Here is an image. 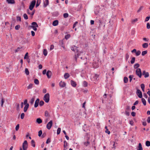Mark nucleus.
I'll return each mask as SVG.
<instances>
[{
	"instance_id": "1",
	"label": "nucleus",
	"mask_w": 150,
	"mask_h": 150,
	"mask_svg": "<svg viewBox=\"0 0 150 150\" xmlns=\"http://www.w3.org/2000/svg\"><path fill=\"white\" fill-rule=\"evenodd\" d=\"M71 50L75 52V59L76 61L77 59L80 56L81 54L82 53V52H79L76 47L75 46L71 47Z\"/></svg>"
},
{
	"instance_id": "2",
	"label": "nucleus",
	"mask_w": 150,
	"mask_h": 150,
	"mask_svg": "<svg viewBox=\"0 0 150 150\" xmlns=\"http://www.w3.org/2000/svg\"><path fill=\"white\" fill-rule=\"evenodd\" d=\"M43 100L46 103H48L50 100V95L49 93L45 94Z\"/></svg>"
},
{
	"instance_id": "3",
	"label": "nucleus",
	"mask_w": 150,
	"mask_h": 150,
	"mask_svg": "<svg viewBox=\"0 0 150 150\" xmlns=\"http://www.w3.org/2000/svg\"><path fill=\"white\" fill-rule=\"evenodd\" d=\"M31 24L32 25H31L30 27L33 28L34 31H36L37 30V27H38L37 23L36 22H34L32 23Z\"/></svg>"
},
{
	"instance_id": "4",
	"label": "nucleus",
	"mask_w": 150,
	"mask_h": 150,
	"mask_svg": "<svg viewBox=\"0 0 150 150\" xmlns=\"http://www.w3.org/2000/svg\"><path fill=\"white\" fill-rule=\"evenodd\" d=\"M136 74L138 76L139 78H141L142 76V73L141 69L140 68L137 69L136 71Z\"/></svg>"
},
{
	"instance_id": "5",
	"label": "nucleus",
	"mask_w": 150,
	"mask_h": 150,
	"mask_svg": "<svg viewBox=\"0 0 150 150\" xmlns=\"http://www.w3.org/2000/svg\"><path fill=\"white\" fill-rule=\"evenodd\" d=\"M22 148L23 150H27L28 148V143L26 140H25L23 143Z\"/></svg>"
},
{
	"instance_id": "6",
	"label": "nucleus",
	"mask_w": 150,
	"mask_h": 150,
	"mask_svg": "<svg viewBox=\"0 0 150 150\" xmlns=\"http://www.w3.org/2000/svg\"><path fill=\"white\" fill-rule=\"evenodd\" d=\"M136 94L139 98H142V93L140 90L137 89Z\"/></svg>"
},
{
	"instance_id": "7",
	"label": "nucleus",
	"mask_w": 150,
	"mask_h": 150,
	"mask_svg": "<svg viewBox=\"0 0 150 150\" xmlns=\"http://www.w3.org/2000/svg\"><path fill=\"white\" fill-rule=\"evenodd\" d=\"M52 125V121L50 120L47 124L46 127L48 129H50Z\"/></svg>"
},
{
	"instance_id": "8",
	"label": "nucleus",
	"mask_w": 150,
	"mask_h": 150,
	"mask_svg": "<svg viewBox=\"0 0 150 150\" xmlns=\"http://www.w3.org/2000/svg\"><path fill=\"white\" fill-rule=\"evenodd\" d=\"M142 74L144 76V77L145 78H146L149 76V73L148 72H146L145 71H143Z\"/></svg>"
},
{
	"instance_id": "9",
	"label": "nucleus",
	"mask_w": 150,
	"mask_h": 150,
	"mask_svg": "<svg viewBox=\"0 0 150 150\" xmlns=\"http://www.w3.org/2000/svg\"><path fill=\"white\" fill-rule=\"evenodd\" d=\"M89 139V137H87V141L83 142L84 145L85 146H88L90 144V142L88 141Z\"/></svg>"
},
{
	"instance_id": "10",
	"label": "nucleus",
	"mask_w": 150,
	"mask_h": 150,
	"mask_svg": "<svg viewBox=\"0 0 150 150\" xmlns=\"http://www.w3.org/2000/svg\"><path fill=\"white\" fill-rule=\"evenodd\" d=\"M46 75L48 79H50L51 78L52 75V72L50 70H48L46 73Z\"/></svg>"
},
{
	"instance_id": "11",
	"label": "nucleus",
	"mask_w": 150,
	"mask_h": 150,
	"mask_svg": "<svg viewBox=\"0 0 150 150\" xmlns=\"http://www.w3.org/2000/svg\"><path fill=\"white\" fill-rule=\"evenodd\" d=\"M59 86L62 88L65 87L66 85V83L64 82H62V81H61L59 83Z\"/></svg>"
},
{
	"instance_id": "12",
	"label": "nucleus",
	"mask_w": 150,
	"mask_h": 150,
	"mask_svg": "<svg viewBox=\"0 0 150 150\" xmlns=\"http://www.w3.org/2000/svg\"><path fill=\"white\" fill-rule=\"evenodd\" d=\"M39 101L40 99L39 98H37L35 100L34 104V107L35 108H37L38 106Z\"/></svg>"
},
{
	"instance_id": "13",
	"label": "nucleus",
	"mask_w": 150,
	"mask_h": 150,
	"mask_svg": "<svg viewBox=\"0 0 150 150\" xmlns=\"http://www.w3.org/2000/svg\"><path fill=\"white\" fill-rule=\"evenodd\" d=\"M6 1L8 4H14L15 3L14 0H6Z\"/></svg>"
},
{
	"instance_id": "14",
	"label": "nucleus",
	"mask_w": 150,
	"mask_h": 150,
	"mask_svg": "<svg viewBox=\"0 0 150 150\" xmlns=\"http://www.w3.org/2000/svg\"><path fill=\"white\" fill-rule=\"evenodd\" d=\"M59 23V21L57 20H55L52 23V25L54 26H56Z\"/></svg>"
},
{
	"instance_id": "15",
	"label": "nucleus",
	"mask_w": 150,
	"mask_h": 150,
	"mask_svg": "<svg viewBox=\"0 0 150 150\" xmlns=\"http://www.w3.org/2000/svg\"><path fill=\"white\" fill-rule=\"evenodd\" d=\"M71 83L72 86L75 87L76 86V82L72 80L71 81Z\"/></svg>"
},
{
	"instance_id": "16",
	"label": "nucleus",
	"mask_w": 150,
	"mask_h": 150,
	"mask_svg": "<svg viewBox=\"0 0 150 150\" xmlns=\"http://www.w3.org/2000/svg\"><path fill=\"white\" fill-rule=\"evenodd\" d=\"M143 149L142 147V145L141 143H139L137 148V150H143Z\"/></svg>"
},
{
	"instance_id": "17",
	"label": "nucleus",
	"mask_w": 150,
	"mask_h": 150,
	"mask_svg": "<svg viewBox=\"0 0 150 150\" xmlns=\"http://www.w3.org/2000/svg\"><path fill=\"white\" fill-rule=\"evenodd\" d=\"M52 15L53 16L57 17L59 15V13L57 11H54L52 13Z\"/></svg>"
},
{
	"instance_id": "18",
	"label": "nucleus",
	"mask_w": 150,
	"mask_h": 150,
	"mask_svg": "<svg viewBox=\"0 0 150 150\" xmlns=\"http://www.w3.org/2000/svg\"><path fill=\"white\" fill-rule=\"evenodd\" d=\"M49 4V0H45L44 2V7H46Z\"/></svg>"
},
{
	"instance_id": "19",
	"label": "nucleus",
	"mask_w": 150,
	"mask_h": 150,
	"mask_svg": "<svg viewBox=\"0 0 150 150\" xmlns=\"http://www.w3.org/2000/svg\"><path fill=\"white\" fill-rule=\"evenodd\" d=\"M29 104H27L25 105L24 108V112H25L27 111V110L29 107Z\"/></svg>"
},
{
	"instance_id": "20",
	"label": "nucleus",
	"mask_w": 150,
	"mask_h": 150,
	"mask_svg": "<svg viewBox=\"0 0 150 150\" xmlns=\"http://www.w3.org/2000/svg\"><path fill=\"white\" fill-rule=\"evenodd\" d=\"M70 76L69 74L68 73H66L64 75V77L65 79H67Z\"/></svg>"
},
{
	"instance_id": "21",
	"label": "nucleus",
	"mask_w": 150,
	"mask_h": 150,
	"mask_svg": "<svg viewBox=\"0 0 150 150\" xmlns=\"http://www.w3.org/2000/svg\"><path fill=\"white\" fill-rule=\"evenodd\" d=\"M36 3V1L34 0L30 3V5L34 7Z\"/></svg>"
},
{
	"instance_id": "22",
	"label": "nucleus",
	"mask_w": 150,
	"mask_h": 150,
	"mask_svg": "<svg viewBox=\"0 0 150 150\" xmlns=\"http://www.w3.org/2000/svg\"><path fill=\"white\" fill-rule=\"evenodd\" d=\"M36 122L39 124L42 122V120L40 118H38L36 120Z\"/></svg>"
},
{
	"instance_id": "23",
	"label": "nucleus",
	"mask_w": 150,
	"mask_h": 150,
	"mask_svg": "<svg viewBox=\"0 0 150 150\" xmlns=\"http://www.w3.org/2000/svg\"><path fill=\"white\" fill-rule=\"evenodd\" d=\"M59 44L64 49L65 47L63 40L60 41Z\"/></svg>"
},
{
	"instance_id": "24",
	"label": "nucleus",
	"mask_w": 150,
	"mask_h": 150,
	"mask_svg": "<svg viewBox=\"0 0 150 150\" xmlns=\"http://www.w3.org/2000/svg\"><path fill=\"white\" fill-rule=\"evenodd\" d=\"M105 129L106 130H105V132L106 133H107L108 134H110V132L109 131L108 129V127L107 126H105Z\"/></svg>"
},
{
	"instance_id": "25",
	"label": "nucleus",
	"mask_w": 150,
	"mask_h": 150,
	"mask_svg": "<svg viewBox=\"0 0 150 150\" xmlns=\"http://www.w3.org/2000/svg\"><path fill=\"white\" fill-rule=\"evenodd\" d=\"M35 96H34V97H33L30 100V103L31 105H33V104L35 100Z\"/></svg>"
},
{
	"instance_id": "26",
	"label": "nucleus",
	"mask_w": 150,
	"mask_h": 150,
	"mask_svg": "<svg viewBox=\"0 0 150 150\" xmlns=\"http://www.w3.org/2000/svg\"><path fill=\"white\" fill-rule=\"evenodd\" d=\"M40 2H41V0H37V3H36V8H37L38 7L40 3Z\"/></svg>"
},
{
	"instance_id": "27",
	"label": "nucleus",
	"mask_w": 150,
	"mask_h": 150,
	"mask_svg": "<svg viewBox=\"0 0 150 150\" xmlns=\"http://www.w3.org/2000/svg\"><path fill=\"white\" fill-rule=\"evenodd\" d=\"M142 47L144 48H146L148 47V44L147 43H144L142 44Z\"/></svg>"
},
{
	"instance_id": "28",
	"label": "nucleus",
	"mask_w": 150,
	"mask_h": 150,
	"mask_svg": "<svg viewBox=\"0 0 150 150\" xmlns=\"http://www.w3.org/2000/svg\"><path fill=\"white\" fill-rule=\"evenodd\" d=\"M142 101L144 105H146V101L143 98H142Z\"/></svg>"
},
{
	"instance_id": "29",
	"label": "nucleus",
	"mask_w": 150,
	"mask_h": 150,
	"mask_svg": "<svg viewBox=\"0 0 150 150\" xmlns=\"http://www.w3.org/2000/svg\"><path fill=\"white\" fill-rule=\"evenodd\" d=\"M31 145L33 147H35V143L34 141L32 140L31 142Z\"/></svg>"
},
{
	"instance_id": "30",
	"label": "nucleus",
	"mask_w": 150,
	"mask_h": 150,
	"mask_svg": "<svg viewBox=\"0 0 150 150\" xmlns=\"http://www.w3.org/2000/svg\"><path fill=\"white\" fill-rule=\"evenodd\" d=\"M43 54L44 56H46L47 54V51L46 49H44L43 51Z\"/></svg>"
},
{
	"instance_id": "31",
	"label": "nucleus",
	"mask_w": 150,
	"mask_h": 150,
	"mask_svg": "<svg viewBox=\"0 0 150 150\" xmlns=\"http://www.w3.org/2000/svg\"><path fill=\"white\" fill-rule=\"evenodd\" d=\"M99 77V75L97 74H95L94 76H93V78L94 79H96V80H98V77Z\"/></svg>"
},
{
	"instance_id": "32",
	"label": "nucleus",
	"mask_w": 150,
	"mask_h": 150,
	"mask_svg": "<svg viewBox=\"0 0 150 150\" xmlns=\"http://www.w3.org/2000/svg\"><path fill=\"white\" fill-rule=\"evenodd\" d=\"M128 79V78L126 76H125L124 78V82L125 83H126L127 82Z\"/></svg>"
},
{
	"instance_id": "33",
	"label": "nucleus",
	"mask_w": 150,
	"mask_h": 150,
	"mask_svg": "<svg viewBox=\"0 0 150 150\" xmlns=\"http://www.w3.org/2000/svg\"><path fill=\"white\" fill-rule=\"evenodd\" d=\"M4 100H5V99L4 98H1V106L2 107H3V104H4Z\"/></svg>"
},
{
	"instance_id": "34",
	"label": "nucleus",
	"mask_w": 150,
	"mask_h": 150,
	"mask_svg": "<svg viewBox=\"0 0 150 150\" xmlns=\"http://www.w3.org/2000/svg\"><path fill=\"white\" fill-rule=\"evenodd\" d=\"M34 82L35 84L37 85H38L39 83L38 80L36 79H34Z\"/></svg>"
},
{
	"instance_id": "35",
	"label": "nucleus",
	"mask_w": 150,
	"mask_h": 150,
	"mask_svg": "<svg viewBox=\"0 0 150 150\" xmlns=\"http://www.w3.org/2000/svg\"><path fill=\"white\" fill-rule=\"evenodd\" d=\"M146 145L147 146H150V142L149 141H147L145 143Z\"/></svg>"
},
{
	"instance_id": "36",
	"label": "nucleus",
	"mask_w": 150,
	"mask_h": 150,
	"mask_svg": "<svg viewBox=\"0 0 150 150\" xmlns=\"http://www.w3.org/2000/svg\"><path fill=\"white\" fill-rule=\"evenodd\" d=\"M139 67V64L138 63L135 64L134 65V69H138Z\"/></svg>"
},
{
	"instance_id": "37",
	"label": "nucleus",
	"mask_w": 150,
	"mask_h": 150,
	"mask_svg": "<svg viewBox=\"0 0 150 150\" xmlns=\"http://www.w3.org/2000/svg\"><path fill=\"white\" fill-rule=\"evenodd\" d=\"M88 83L87 82L85 81H84L83 82V86L85 87H86L87 86Z\"/></svg>"
},
{
	"instance_id": "38",
	"label": "nucleus",
	"mask_w": 150,
	"mask_h": 150,
	"mask_svg": "<svg viewBox=\"0 0 150 150\" xmlns=\"http://www.w3.org/2000/svg\"><path fill=\"white\" fill-rule=\"evenodd\" d=\"M135 58V57H133L131 60L130 62L131 64H133L134 63Z\"/></svg>"
},
{
	"instance_id": "39",
	"label": "nucleus",
	"mask_w": 150,
	"mask_h": 150,
	"mask_svg": "<svg viewBox=\"0 0 150 150\" xmlns=\"http://www.w3.org/2000/svg\"><path fill=\"white\" fill-rule=\"evenodd\" d=\"M25 74L28 75L29 74V71L27 68H25Z\"/></svg>"
},
{
	"instance_id": "40",
	"label": "nucleus",
	"mask_w": 150,
	"mask_h": 150,
	"mask_svg": "<svg viewBox=\"0 0 150 150\" xmlns=\"http://www.w3.org/2000/svg\"><path fill=\"white\" fill-rule=\"evenodd\" d=\"M147 53V51L145 50L142 52V56H144Z\"/></svg>"
},
{
	"instance_id": "41",
	"label": "nucleus",
	"mask_w": 150,
	"mask_h": 150,
	"mask_svg": "<svg viewBox=\"0 0 150 150\" xmlns=\"http://www.w3.org/2000/svg\"><path fill=\"white\" fill-rule=\"evenodd\" d=\"M69 16V14L68 13H65L63 14V17L64 18H66Z\"/></svg>"
},
{
	"instance_id": "42",
	"label": "nucleus",
	"mask_w": 150,
	"mask_h": 150,
	"mask_svg": "<svg viewBox=\"0 0 150 150\" xmlns=\"http://www.w3.org/2000/svg\"><path fill=\"white\" fill-rule=\"evenodd\" d=\"M44 104V102L43 101L41 100L39 102V105L40 106H43Z\"/></svg>"
},
{
	"instance_id": "43",
	"label": "nucleus",
	"mask_w": 150,
	"mask_h": 150,
	"mask_svg": "<svg viewBox=\"0 0 150 150\" xmlns=\"http://www.w3.org/2000/svg\"><path fill=\"white\" fill-rule=\"evenodd\" d=\"M129 111L126 110L125 111V114L127 116H129L130 115Z\"/></svg>"
},
{
	"instance_id": "44",
	"label": "nucleus",
	"mask_w": 150,
	"mask_h": 150,
	"mask_svg": "<svg viewBox=\"0 0 150 150\" xmlns=\"http://www.w3.org/2000/svg\"><path fill=\"white\" fill-rule=\"evenodd\" d=\"M61 129L59 127L58 128L57 131V134L58 135L61 132Z\"/></svg>"
},
{
	"instance_id": "45",
	"label": "nucleus",
	"mask_w": 150,
	"mask_h": 150,
	"mask_svg": "<svg viewBox=\"0 0 150 150\" xmlns=\"http://www.w3.org/2000/svg\"><path fill=\"white\" fill-rule=\"evenodd\" d=\"M126 110H127L129 111H130V107L129 106H126V108H125Z\"/></svg>"
},
{
	"instance_id": "46",
	"label": "nucleus",
	"mask_w": 150,
	"mask_h": 150,
	"mask_svg": "<svg viewBox=\"0 0 150 150\" xmlns=\"http://www.w3.org/2000/svg\"><path fill=\"white\" fill-rule=\"evenodd\" d=\"M28 52L26 53L24 57V59H28Z\"/></svg>"
},
{
	"instance_id": "47",
	"label": "nucleus",
	"mask_w": 150,
	"mask_h": 150,
	"mask_svg": "<svg viewBox=\"0 0 150 150\" xmlns=\"http://www.w3.org/2000/svg\"><path fill=\"white\" fill-rule=\"evenodd\" d=\"M141 53V51L139 50H138L137 51H136V54L137 56H138Z\"/></svg>"
},
{
	"instance_id": "48",
	"label": "nucleus",
	"mask_w": 150,
	"mask_h": 150,
	"mask_svg": "<svg viewBox=\"0 0 150 150\" xmlns=\"http://www.w3.org/2000/svg\"><path fill=\"white\" fill-rule=\"evenodd\" d=\"M33 84H30L29 86L27 87L28 89H30L31 88L33 87Z\"/></svg>"
},
{
	"instance_id": "49",
	"label": "nucleus",
	"mask_w": 150,
	"mask_h": 150,
	"mask_svg": "<svg viewBox=\"0 0 150 150\" xmlns=\"http://www.w3.org/2000/svg\"><path fill=\"white\" fill-rule=\"evenodd\" d=\"M70 34H67L65 36V38L67 40L70 37Z\"/></svg>"
},
{
	"instance_id": "50",
	"label": "nucleus",
	"mask_w": 150,
	"mask_h": 150,
	"mask_svg": "<svg viewBox=\"0 0 150 150\" xmlns=\"http://www.w3.org/2000/svg\"><path fill=\"white\" fill-rule=\"evenodd\" d=\"M23 16L24 18L25 19L27 20V19H28V16L26 13H24L23 14Z\"/></svg>"
},
{
	"instance_id": "51",
	"label": "nucleus",
	"mask_w": 150,
	"mask_h": 150,
	"mask_svg": "<svg viewBox=\"0 0 150 150\" xmlns=\"http://www.w3.org/2000/svg\"><path fill=\"white\" fill-rule=\"evenodd\" d=\"M64 148H65L67 146V143L66 141H64Z\"/></svg>"
},
{
	"instance_id": "52",
	"label": "nucleus",
	"mask_w": 150,
	"mask_h": 150,
	"mask_svg": "<svg viewBox=\"0 0 150 150\" xmlns=\"http://www.w3.org/2000/svg\"><path fill=\"white\" fill-rule=\"evenodd\" d=\"M134 76L133 75H130L129 76V81L131 82L132 80V78Z\"/></svg>"
},
{
	"instance_id": "53",
	"label": "nucleus",
	"mask_w": 150,
	"mask_h": 150,
	"mask_svg": "<svg viewBox=\"0 0 150 150\" xmlns=\"http://www.w3.org/2000/svg\"><path fill=\"white\" fill-rule=\"evenodd\" d=\"M20 27V25H17L15 26V29L16 30H18Z\"/></svg>"
},
{
	"instance_id": "54",
	"label": "nucleus",
	"mask_w": 150,
	"mask_h": 150,
	"mask_svg": "<svg viewBox=\"0 0 150 150\" xmlns=\"http://www.w3.org/2000/svg\"><path fill=\"white\" fill-rule=\"evenodd\" d=\"M42 134V131L41 130H40L38 132V135L39 137H40Z\"/></svg>"
},
{
	"instance_id": "55",
	"label": "nucleus",
	"mask_w": 150,
	"mask_h": 150,
	"mask_svg": "<svg viewBox=\"0 0 150 150\" xmlns=\"http://www.w3.org/2000/svg\"><path fill=\"white\" fill-rule=\"evenodd\" d=\"M24 116H25L24 113H22L21 115V119H23V118H24Z\"/></svg>"
},
{
	"instance_id": "56",
	"label": "nucleus",
	"mask_w": 150,
	"mask_h": 150,
	"mask_svg": "<svg viewBox=\"0 0 150 150\" xmlns=\"http://www.w3.org/2000/svg\"><path fill=\"white\" fill-rule=\"evenodd\" d=\"M117 144V143H116V142L114 143V144L113 145V147H112V149L114 148V149H115L116 147V146L115 145V144Z\"/></svg>"
},
{
	"instance_id": "57",
	"label": "nucleus",
	"mask_w": 150,
	"mask_h": 150,
	"mask_svg": "<svg viewBox=\"0 0 150 150\" xmlns=\"http://www.w3.org/2000/svg\"><path fill=\"white\" fill-rule=\"evenodd\" d=\"M19 128V124H18L16 126V127L15 129H16V130L18 131V130Z\"/></svg>"
},
{
	"instance_id": "58",
	"label": "nucleus",
	"mask_w": 150,
	"mask_h": 150,
	"mask_svg": "<svg viewBox=\"0 0 150 150\" xmlns=\"http://www.w3.org/2000/svg\"><path fill=\"white\" fill-rule=\"evenodd\" d=\"M35 10H33V11L32 12V13H31V16L32 18L33 17V16L34 15V14L35 13Z\"/></svg>"
},
{
	"instance_id": "59",
	"label": "nucleus",
	"mask_w": 150,
	"mask_h": 150,
	"mask_svg": "<svg viewBox=\"0 0 150 150\" xmlns=\"http://www.w3.org/2000/svg\"><path fill=\"white\" fill-rule=\"evenodd\" d=\"M138 20L137 18H136L135 19L132 20V23L133 24H134L135 22L137 21Z\"/></svg>"
},
{
	"instance_id": "60",
	"label": "nucleus",
	"mask_w": 150,
	"mask_h": 150,
	"mask_svg": "<svg viewBox=\"0 0 150 150\" xmlns=\"http://www.w3.org/2000/svg\"><path fill=\"white\" fill-rule=\"evenodd\" d=\"M78 23L77 21L75 22L73 25V28H74L76 26V24Z\"/></svg>"
},
{
	"instance_id": "61",
	"label": "nucleus",
	"mask_w": 150,
	"mask_h": 150,
	"mask_svg": "<svg viewBox=\"0 0 150 150\" xmlns=\"http://www.w3.org/2000/svg\"><path fill=\"white\" fill-rule=\"evenodd\" d=\"M16 20L17 21H21V18L20 17L17 16L16 17Z\"/></svg>"
},
{
	"instance_id": "62",
	"label": "nucleus",
	"mask_w": 150,
	"mask_h": 150,
	"mask_svg": "<svg viewBox=\"0 0 150 150\" xmlns=\"http://www.w3.org/2000/svg\"><path fill=\"white\" fill-rule=\"evenodd\" d=\"M146 27L148 29H149L150 28V24L149 23H147L146 24Z\"/></svg>"
},
{
	"instance_id": "63",
	"label": "nucleus",
	"mask_w": 150,
	"mask_h": 150,
	"mask_svg": "<svg viewBox=\"0 0 150 150\" xmlns=\"http://www.w3.org/2000/svg\"><path fill=\"white\" fill-rule=\"evenodd\" d=\"M143 7V6H141L137 11V12L139 13V12L142 9Z\"/></svg>"
},
{
	"instance_id": "64",
	"label": "nucleus",
	"mask_w": 150,
	"mask_h": 150,
	"mask_svg": "<svg viewBox=\"0 0 150 150\" xmlns=\"http://www.w3.org/2000/svg\"><path fill=\"white\" fill-rule=\"evenodd\" d=\"M51 142V140L49 138H48L46 141V143L47 144L49 143H50Z\"/></svg>"
}]
</instances>
